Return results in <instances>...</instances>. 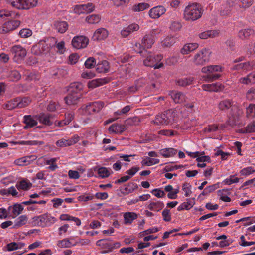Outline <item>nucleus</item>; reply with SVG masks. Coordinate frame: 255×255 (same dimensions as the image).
<instances>
[{"label": "nucleus", "mask_w": 255, "mask_h": 255, "mask_svg": "<svg viewBox=\"0 0 255 255\" xmlns=\"http://www.w3.org/2000/svg\"><path fill=\"white\" fill-rule=\"evenodd\" d=\"M153 122L157 125H172L175 122V114L172 110H168L156 116Z\"/></svg>", "instance_id": "nucleus-2"}, {"label": "nucleus", "mask_w": 255, "mask_h": 255, "mask_svg": "<svg viewBox=\"0 0 255 255\" xmlns=\"http://www.w3.org/2000/svg\"><path fill=\"white\" fill-rule=\"evenodd\" d=\"M100 17L98 15L92 14L87 16L86 21L90 24H97L100 20Z\"/></svg>", "instance_id": "nucleus-43"}, {"label": "nucleus", "mask_w": 255, "mask_h": 255, "mask_svg": "<svg viewBox=\"0 0 255 255\" xmlns=\"http://www.w3.org/2000/svg\"><path fill=\"white\" fill-rule=\"evenodd\" d=\"M202 14V9L199 4L193 3L188 5L184 12L186 20L195 21L200 18Z\"/></svg>", "instance_id": "nucleus-1"}, {"label": "nucleus", "mask_w": 255, "mask_h": 255, "mask_svg": "<svg viewBox=\"0 0 255 255\" xmlns=\"http://www.w3.org/2000/svg\"><path fill=\"white\" fill-rule=\"evenodd\" d=\"M221 68L218 65H210L207 67H204L202 68V72L204 73H213L214 72L221 71Z\"/></svg>", "instance_id": "nucleus-37"}, {"label": "nucleus", "mask_w": 255, "mask_h": 255, "mask_svg": "<svg viewBox=\"0 0 255 255\" xmlns=\"http://www.w3.org/2000/svg\"><path fill=\"white\" fill-rule=\"evenodd\" d=\"M82 94H74L68 92V94L64 98V101L68 105H76L81 98Z\"/></svg>", "instance_id": "nucleus-14"}, {"label": "nucleus", "mask_w": 255, "mask_h": 255, "mask_svg": "<svg viewBox=\"0 0 255 255\" xmlns=\"http://www.w3.org/2000/svg\"><path fill=\"white\" fill-rule=\"evenodd\" d=\"M175 42V39L173 37H167L162 42V45L164 47H170Z\"/></svg>", "instance_id": "nucleus-56"}, {"label": "nucleus", "mask_w": 255, "mask_h": 255, "mask_svg": "<svg viewBox=\"0 0 255 255\" xmlns=\"http://www.w3.org/2000/svg\"><path fill=\"white\" fill-rule=\"evenodd\" d=\"M11 52L14 55V61L19 62L23 60L26 56L27 51L26 49L20 45L13 46L11 49Z\"/></svg>", "instance_id": "nucleus-6"}, {"label": "nucleus", "mask_w": 255, "mask_h": 255, "mask_svg": "<svg viewBox=\"0 0 255 255\" xmlns=\"http://www.w3.org/2000/svg\"><path fill=\"white\" fill-rule=\"evenodd\" d=\"M170 95L176 103H181L185 101L186 97L185 95L181 92H172Z\"/></svg>", "instance_id": "nucleus-26"}, {"label": "nucleus", "mask_w": 255, "mask_h": 255, "mask_svg": "<svg viewBox=\"0 0 255 255\" xmlns=\"http://www.w3.org/2000/svg\"><path fill=\"white\" fill-rule=\"evenodd\" d=\"M126 130V127L124 125L114 123L109 128V131L116 134H121Z\"/></svg>", "instance_id": "nucleus-20"}, {"label": "nucleus", "mask_w": 255, "mask_h": 255, "mask_svg": "<svg viewBox=\"0 0 255 255\" xmlns=\"http://www.w3.org/2000/svg\"><path fill=\"white\" fill-rule=\"evenodd\" d=\"M4 108L9 110H12L15 108H18L17 98L8 101L6 104L4 105Z\"/></svg>", "instance_id": "nucleus-41"}, {"label": "nucleus", "mask_w": 255, "mask_h": 255, "mask_svg": "<svg viewBox=\"0 0 255 255\" xmlns=\"http://www.w3.org/2000/svg\"><path fill=\"white\" fill-rule=\"evenodd\" d=\"M57 245L61 248H68L71 245V243L67 239H63L58 242Z\"/></svg>", "instance_id": "nucleus-62"}, {"label": "nucleus", "mask_w": 255, "mask_h": 255, "mask_svg": "<svg viewBox=\"0 0 255 255\" xmlns=\"http://www.w3.org/2000/svg\"><path fill=\"white\" fill-rule=\"evenodd\" d=\"M254 64L253 62H247L235 65L233 69L235 70L244 69L251 70L254 68Z\"/></svg>", "instance_id": "nucleus-30"}, {"label": "nucleus", "mask_w": 255, "mask_h": 255, "mask_svg": "<svg viewBox=\"0 0 255 255\" xmlns=\"http://www.w3.org/2000/svg\"><path fill=\"white\" fill-rule=\"evenodd\" d=\"M88 42V39L85 36H76L74 37L72 41V45L75 48L79 49L86 47Z\"/></svg>", "instance_id": "nucleus-8"}, {"label": "nucleus", "mask_w": 255, "mask_h": 255, "mask_svg": "<svg viewBox=\"0 0 255 255\" xmlns=\"http://www.w3.org/2000/svg\"><path fill=\"white\" fill-rule=\"evenodd\" d=\"M219 32L217 30H207L199 34V37L202 39H206L208 38H213L217 36Z\"/></svg>", "instance_id": "nucleus-31"}, {"label": "nucleus", "mask_w": 255, "mask_h": 255, "mask_svg": "<svg viewBox=\"0 0 255 255\" xmlns=\"http://www.w3.org/2000/svg\"><path fill=\"white\" fill-rule=\"evenodd\" d=\"M96 60L93 57H89L88 58L84 63V65L86 68L90 69L94 67L96 65Z\"/></svg>", "instance_id": "nucleus-53"}, {"label": "nucleus", "mask_w": 255, "mask_h": 255, "mask_svg": "<svg viewBox=\"0 0 255 255\" xmlns=\"http://www.w3.org/2000/svg\"><path fill=\"white\" fill-rule=\"evenodd\" d=\"M254 34V30L251 28L243 29L239 31L238 37L242 40H245Z\"/></svg>", "instance_id": "nucleus-27"}, {"label": "nucleus", "mask_w": 255, "mask_h": 255, "mask_svg": "<svg viewBox=\"0 0 255 255\" xmlns=\"http://www.w3.org/2000/svg\"><path fill=\"white\" fill-rule=\"evenodd\" d=\"M32 31L29 29H23L21 30L19 33V35L21 37L27 38L30 36L32 35Z\"/></svg>", "instance_id": "nucleus-61"}, {"label": "nucleus", "mask_w": 255, "mask_h": 255, "mask_svg": "<svg viewBox=\"0 0 255 255\" xmlns=\"http://www.w3.org/2000/svg\"><path fill=\"white\" fill-rule=\"evenodd\" d=\"M54 28L60 33H65L68 27V24L66 21H55L54 23Z\"/></svg>", "instance_id": "nucleus-23"}, {"label": "nucleus", "mask_w": 255, "mask_h": 255, "mask_svg": "<svg viewBox=\"0 0 255 255\" xmlns=\"http://www.w3.org/2000/svg\"><path fill=\"white\" fill-rule=\"evenodd\" d=\"M150 5L146 3H140L138 4L134 5L132 7V10L133 11H141L145 9L149 8Z\"/></svg>", "instance_id": "nucleus-40"}, {"label": "nucleus", "mask_w": 255, "mask_h": 255, "mask_svg": "<svg viewBox=\"0 0 255 255\" xmlns=\"http://www.w3.org/2000/svg\"><path fill=\"white\" fill-rule=\"evenodd\" d=\"M246 97L249 100H255V87L251 88L247 91Z\"/></svg>", "instance_id": "nucleus-58"}, {"label": "nucleus", "mask_w": 255, "mask_h": 255, "mask_svg": "<svg viewBox=\"0 0 255 255\" xmlns=\"http://www.w3.org/2000/svg\"><path fill=\"white\" fill-rule=\"evenodd\" d=\"M138 186L136 183L133 182L129 183L127 187L120 189L121 193L124 195H127L133 192L135 190L137 189Z\"/></svg>", "instance_id": "nucleus-28"}, {"label": "nucleus", "mask_w": 255, "mask_h": 255, "mask_svg": "<svg viewBox=\"0 0 255 255\" xmlns=\"http://www.w3.org/2000/svg\"><path fill=\"white\" fill-rule=\"evenodd\" d=\"M96 244L97 246L101 247L102 248L106 249V250L102 251V253L105 254L112 251V240L109 239L99 240L96 242Z\"/></svg>", "instance_id": "nucleus-11"}, {"label": "nucleus", "mask_w": 255, "mask_h": 255, "mask_svg": "<svg viewBox=\"0 0 255 255\" xmlns=\"http://www.w3.org/2000/svg\"><path fill=\"white\" fill-rule=\"evenodd\" d=\"M198 44L196 43L185 44L181 49L180 52L183 55L188 54L190 52L196 49L198 47Z\"/></svg>", "instance_id": "nucleus-24"}, {"label": "nucleus", "mask_w": 255, "mask_h": 255, "mask_svg": "<svg viewBox=\"0 0 255 255\" xmlns=\"http://www.w3.org/2000/svg\"><path fill=\"white\" fill-rule=\"evenodd\" d=\"M12 7L19 10H28L35 6L37 0H7Z\"/></svg>", "instance_id": "nucleus-3"}, {"label": "nucleus", "mask_w": 255, "mask_h": 255, "mask_svg": "<svg viewBox=\"0 0 255 255\" xmlns=\"http://www.w3.org/2000/svg\"><path fill=\"white\" fill-rule=\"evenodd\" d=\"M94 8L92 3H89L87 4L77 5L74 9L76 13L78 14L89 13L92 12Z\"/></svg>", "instance_id": "nucleus-15"}, {"label": "nucleus", "mask_w": 255, "mask_h": 255, "mask_svg": "<svg viewBox=\"0 0 255 255\" xmlns=\"http://www.w3.org/2000/svg\"><path fill=\"white\" fill-rule=\"evenodd\" d=\"M202 87L204 90L211 92H219L224 89V86L220 83L205 84L202 86Z\"/></svg>", "instance_id": "nucleus-13"}, {"label": "nucleus", "mask_w": 255, "mask_h": 255, "mask_svg": "<svg viewBox=\"0 0 255 255\" xmlns=\"http://www.w3.org/2000/svg\"><path fill=\"white\" fill-rule=\"evenodd\" d=\"M19 16L20 15L18 13L15 14L12 11L10 12L6 10H0V21L2 22L4 20L9 19L7 18L9 17H10L11 18H15L16 17H19Z\"/></svg>", "instance_id": "nucleus-21"}, {"label": "nucleus", "mask_w": 255, "mask_h": 255, "mask_svg": "<svg viewBox=\"0 0 255 255\" xmlns=\"http://www.w3.org/2000/svg\"><path fill=\"white\" fill-rule=\"evenodd\" d=\"M23 210V206L20 204H15L13 207L12 213L14 215L13 218H14L20 214Z\"/></svg>", "instance_id": "nucleus-52"}, {"label": "nucleus", "mask_w": 255, "mask_h": 255, "mask_svg": "<svg viewBox=\"0 0 255 255\" xmlns=\"http://www.w3.org/2000/svg\"><path fill=\"white\" fill-rule=\"evenodd\" d=\"M194 79L193 77L182 78V79H179L177 81V83L180 86H186L188 85H191L193 83Z\"/></svg>", "instance_id": "nucleus-42"}, {"label": "nucleus", "mask_w": 255, "mask_h": 255, "mask_svg": "<svg viewBox=\"0 0 255 255\" xmlns=\"http://www.w3.org/2000/svg\"><path fill=\"white\" fill-rule=\"evenodd\" d=\"M177 153V150L173 148H164L160 150V154L166 158L173 156Z\"/></svg>", "instance_id": "nucleus-34"}, {"label": "nucleus", "mask_w": 255, "mask_h": 255, "mask_svg": "<svg viewBox=\"0 0 255 255\" xmlns=\"http://www.w3.org/2000/svg\"><path fill=\"white\" fill-rule=\"evenodd\" d=\"M238 4V0H227L226 5L229 7L227 9H224L221 11V15L223 16H228L231 14V8L235 7Z\"/></svg>", "instance_id": "nucleus-19"}, {"label": "nucleus", "mask_w": 255, "mask_h": 255, "mask_svg": "<svg viewBox=\"0 0 255 255\" xmlns=\"http://www.w3.org/2000/svg\"><path fill=\"white\" fill-rule=\"evenodd\" d=\"M145 57L146 59L144 60L143 63L146 66L153 67L154 69H158L163 66L162 63L158 64V62L162 59L161 55H155L148 51V54Z\"/></svg>", "instance_id": "nucleus-4"}, {"label": "nucleus", "mask_w": 255, "mask_h": 255, "mask_svg": "<svg viewBox=\"0 0 255 255\" xmlns=\"http://www.w3.org/2000/svg\"><path fill=\"white\" fill-rule=\"evenodd\" d=\"M17 101L18 108H21L26 107L29 104L30 102L29 99L27 97H24L23 98L17 97Z\"/></svg>", "instance_id": "nucleus-49"}, {"label": "nucleus", "mask_w": 255, "mask_h": 255, "mask_svg": "<svg viewBox=\"0 0 255 255\" xmlns=\"http://www.w3.org/2000/svg\"><path fill=\"white\" fill-rule=\"evenodd\" d=\"M246 114L248 118H255V104L249 105L246 108Z\"/></svg>", "instance_id": "nucleus-45"}, {"label": "nucleus", "mask_w": 255, "mask_h": 255, "mask_svg": "<svg viewBox=\"0 0 255 255\" xmlns=\"http://www.w3.org/2000/svg\"><path fill=\"white\" fill-rule=\"evenodd\" d=\"M145 48L144 45L139 43H136L134 47V50L142 57H146L148 54V51L145 49Z\"/></svg>", "instance_id": "nucleus-39"}, {"label": "nucleus", "mask_w": 255, "mask_h": 255, "mask_svg": "<svg viewBox=\"0 0 255 255\" xmlns=\"http://www.w3.org/2000/svg\"><path fill=\"white\" fill-rule=\"evenodd\" d=\"M191 185L187 182H185L182 185V190L185 192V196L186 197H188L192 193V191L191 190Z\"/></svg>", "instance_id": "nucleus-54"}, {"label": "nucleus", "mask_w": 255, "mask_h": 255, "mask_svg": "<svg viewBox=\"0 0 255 255\" xmlns=\"http://www.w3.org/2000/svg\"><path fill=\"white\" fill-rule=\"evenodd\" d=\"M108 35L107 30L103 28H101L97 29L92 37L93 40H104L107 37Z\"/></svg>", "instance_id": "nucleus-17"}, {"label": "nucleus", "mask_w": 255, "mask_h": 255, "mask_svg": "<svg viewBox=\"0 0 255 255\" xmlns=\"http://www.w3.org/2000/svg\"><path fill=\"white\" fill-rule=\"evenodd\" d=\"M240 82L242 83L248 84L249 83H254L253 79L251 73L249 74L247 77L241 78Z\"/></svg>", "instance_id": "nucleus-63"}, {"label": "nucleus", "mask_w": 255, "mask_h": 255, "mask_svg": "<svg viewBox=\"0 0 255 255\" xmlns=\"http://www.w3.org/2000/svg\"><path fill=\"white\" fill-rule=\"evenodd\" d=\"M104 103L103 102L98 101L89 103L86 106H82L81 108L84 110L86 112L89 114H92L95 113H97L100 111L101 109L104 107Z\"/></svg>", "instance_id": "nucleus-7"}, {"label": "nucleus", "mask_w": 255, "mask_h": 255, "mask_svg": "<svg viewBox=\"0 0 255 255\" xmlns=\"http://www.w3.org/2000/svg\"><path fill=\"white\" fill-rule=\"evenodd\" d=\"M110 81V78L108 77L104 78H99L93 80L88 83V87L90 88H95L97 87L107 83Z\"/></svg>", "instance_id": "nucleus-18"}, {"label": "nucleus", "mask_w": 255, "mask_h": 255, "mask_svg": "<svg viewBox=\"0 0 255 255\" xmlns=\"http://www.w3.org/2000/svg\"><path fill=\"white\" fill-rule=\"evenodd\" d=\"M221 75L217 73H210L208 74L206 76V81H212L214 80H216L218 79L219 77H220Z\"/></svg>", "instance_id": "nucleus-64"}, {"label": "nucleus", "mask_w": 255, "mask_h": 255, "mask_svg": "<svg viewBox=\"0 0 255 255\" xmlns=\"http://www.w3.org/2000/svg\"><path fill=\"white\" fill-rule=\"evenodd\" d=\"M8 77L11 81L16 82L21 78V75L17 70H12L9 72Z\"/></svg>", "instance_id": "nucleus-46"}, {"label": "nucleus", "mask_w": 255, "mask_h": 255, "mask_svg": "<svg viewBox=\"0 0 255 255\" xmlns=\"http://www.w3.org/2000/svg\"><path fill=\"white\" fill-rule=\"evenodd\" d=\"M24 123L25 124L24 129L32 128L37 124V121L34 120L31 115H26L24 117Z\"/></svg>", "instance_id": "nucleus-25"}, {"label": "nucleus", "mask_w": 255, "mask_h": 255, "mask_svg": "<svg viewBox=\"0 0 255 255\" xmlns=\"http://www.w3.org/2000/svg\"><path fill=\"white\" fill-rule=\"evenodd\" d=\"M109 69V62L106 60H103L96 65V71L98 73H106Z\"/></svg>", "instance_id": "nucleus-29"}, {"label": "nucleus", "mask_w": 255, "mask_h": 255, "mask_svg": "<svg viewBox=\"0 0 255 255\" xmlns=\"http://www.w3.org/2000/svg\"><path fill=\"white\" fill-rule=\"evenodd\" d=\"M166 12V9L163 6H157L151 8L149 11V15L152 19L159 18Z\"/></svg>", "instance_id": "nucleus-10"}, {"label": "nucleus", "mask_w": 255, "mask_h": 255, "mask_svg": "<svg viewBox=\"0 0 255 255\" xmlns=\"http://www.w3.org/2000/svg\"><path fill=\"white\" fill-rule=\"evenodd\" d=\"M20 145H43V141H38L36 140L32 141H20L17 142Z\"/></svg>", "instance_id": "nucleus-51"}, {"label": "nucleus", "mask_w": 255, "mask_h": 255, "mask_svg": "<svg viewBox=\"0 0 255 255\" xmlns=\"http://www.w3.org/2000/svg\"><path fill=\"white\" fill-rule=\"evenodd\" d=\"M233 105V102L229 99H225L220 101L218 104V108L220 110L224 111L229 109Z\"/></svg>", "instance_id": "nucleus-36"}, {"label": "nucleus", "mask_w": 255, "mask_h": 255, "mask_svg": "<svg viewBox=\"0 0 255 255\" xmlns=\"http://www.w3.org/2000/svg\"><path fill=\"white\" fill-rule=\"evenodd\" d=\"M32 186L31 182L27 180L23 179L17 183L16 187L18 190H28Z\"/></svg>", "instance_id": "nucleus-32"}, {"label": "nucleus", "mask_w": 255, "mask_h": 255, "mask_svg": "<svg viewBox=\"0 0 255 255\" xmlns=\"http://www.w3.org/2000/svg\"><path fill=\"white\" fill-rule=\"evenodd\" d=\"M52 118V115L49 114L41 113L38 116L39 122L47 126H51L52 124V121H51Z\"/></svg>", "instance_id": "nucleus-22"}, {"label": "nucleus", "mask_w": 255, "mask_h": 255, "mask_svg": "<svg viewBox=\"0 0 255 255\" xmlns=\"http://www.w3.org/2000/svg\"><path fill=\"white\" fill-rule=\"evenodd\" d=\"M79 137L78 136H74L73 137L68 139L62 138L57 141L56 145L59 147H66L75 144L79 141Z\"/></svg>", "instance_id": "nucleus-12"}, {"label": "nucleus", "mask_w": 255, "mask_h": 255, "mask_svg": "<svg viewBox=\"0 0 255 255\" xmlns=\"http://www.w3.org/2000/svg\"><path fill=\"white\" fill-rule=\"evenodd\" d=\"M27 221V217L26 215H21L17 219V222L15 223L14 228L19 227L25 225Z\"/></svg>", "instance_id": "nucleus-50"}, {"label": "nucleus", "mask_w": 255, "mask_h": 255, "mask_svg": "<svg viewBox=\"0 0 255 255\" xmlns=\"http://www.w3.org/2000/svg\"><path fill=\"white\" fill-rule=\"evenodd\" d=\"M137 214L134 212H126L124 215L125 224H131L132 221L137 218Z\"/></svg>", "instance_id": "nucleus-35"}, {"label": "nucleus", "mask_w": 255, "mask_h": 255, "mask_svg": "<svg viewBox=\"0 0 255 255\" xmlns=\"http://www.w3.org/2000/svg\"><path fill=\"white\" fill-rule=\"evenodd\" d=\"M140 122V119L137 117H134L127 119L125 121V124L126 126H133L138 125Z\"/></svg>", "instance_id": "nucleus-47"}, {"label": "nucleus", "mask_w": 255, "mask_h": 255, "mask_svg": "<svg viewBox=\"0 0 255 255\" xmlns=\"http://www.w3.org/2000/svg\"><path fill=\"white\" fill-rule=\"evenodd\" d=\"M38 46H40V49L41 51V54H45L50 50L49 46L42 41H40L38 43Z\"/></svg>", "instance_id": "nucleus-59"}, {"label": "nucleus", "mask_w": 255, "mask_h": 255, "mask_svg": "<svg viewBox=\"0 0 255 255\" xmlns=\"http://www.w3.org/2000/svg\"><path fill=\"white\" fill-rule=\"evenodd\" d=\"M98 174L102 178H105L109 177L111 173L107 168L101 167L98 169Z\"/></svg>", "instance_id": "nucleus-48"}, {"label": "nucleus", "mask_w": 255, "mask_h": 255, "mask_svg": "<svg viewBox=\"0 0 255 255\" xmlns=\"http://www.w3.org/2000/svg\"><path fill=\"white\" fill-rule=\"evenodd\" d=\"M162 215L163 218V220L166 222H169L171 220V216L170 211L169 209L165 208L163 210L162 213Z\"/></svg>", "instance_id": "nucleus-55"}, {"label": "nucleus", "mask_w": 255, "mask_h": 255, "mask_svg": "<svg viewBox=\"0 0 255 255\" xmlns=\"http://www.w3.org/2000/svg\"><path fill=\"white\" fill-rule=\"evenodd\" d=\"M83 89V85L80 82H73L70 84L67 91L74 94H81V91Z\"/></svg>", "instance_id": "nucleus-16"}, {"label": "nucleus", "mask_w": 255, "mask_h": 255, "mask_svg": "<svg viewBox=\"0 0 255 255\" xmlns=\"http://www.w3.org/2000/svg\"><path fill=\"white\" fill-rule=\"evenodd\" d=\"M193 205L191 201L184 202L178 207L177 209L179 211L184 209L189 210L193 206Z\"/></svg>", "instance_id": "nucleus-57"}, {"label": "nucleus", "mask_w": 255, "mask_h": 255, "mask_svg": "<svg viewBox=\"0 0 255 255\" xmlns=\"http://www.w3.org/2000/svg\"><path fill=\"white\" fill-rule=\"evenodd\" d=\"M154 43V37L150 34H146L142 40V44L146 48H150Z\"/></svg>", "instance_id": "nucleus-33"}, {"label": "nucleus", "mask_w": 255, "mask_h": 255, "mask_svg": "<svg viewBox=\"0 0 255 255\" xmlns=\"http://www.w3.org/2000/svg\"><path fill=\"white\" fill-rule=\"evenodd\" d=\"M159 163V160L158 159L152 158L150 157H147L146 159H144L142 161L141 163L143 166H151L153 164H158Z\"/></svg>", "instance_id": "nucleus-44"}, {"label": "nucleus", "mask_w": 255, "mask_h": 255, "mask_svg": "<svg viewBox=\"0 0 255 255\" xmlns=\"http://www.w3.org/2000/svg\"><path fill=\"white\" fill-rule=\"evenodd\" d=\"M210 54L209 49H202L195 55L193 62L196 65H203L209 61Z\"/></svg>", "instance_id": "nucleus-5"}, {"label": "nucleus", "mask_w": 255, "mask_h": 255, "mask_svg": "<svg viewBox=\"0 0 255 255\" xmlns=\"http://www.w3.org/2000/svg\"><path fill=\"white\" fill-rule=\"evenodd\" d=\"M21 22L19 20H8L4 23L2 27V32L7 33L16 29L20 25Z\"/></svg>", "instance_id": "nucleus-9"}, {"label": "nucleus", "mask_w": 255, "mask_h": 255, "mask_svg": "<svg viewBox=\"0 0 255 255\" xmlns=\"http://www.w3.org/2000/svg\"><path fill=\"white\" fill-rule=\"evenodd\" d=\"M164 206L162 202L158 201L156 202H151L148 206V208L150 210L159 211Z\"/></svg>", "instance_id": "nucleus-38"}, {"label": "nucleus", "mask_w": 255, "mask_h": 255, "mask_svg": "<svg viewBox=\"0 0 255 255\" xmlns=\"http://www.w3.org/2000/svg\"><path fill=\"white\" fill-rule=\"evenodd\" d=\"M4 248L5 250L12 251L19 249V245L15 242H11L7 244Z\"/></svg>", "instance_id": "nucleus-60"}]
</instances>
